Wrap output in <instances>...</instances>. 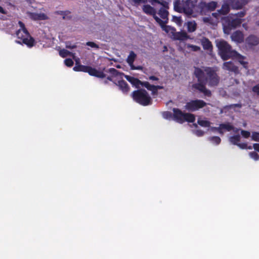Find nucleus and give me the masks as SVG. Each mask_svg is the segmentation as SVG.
Listing matches in <instances>:
<instances>
[{"label":"nucleus","mask_w":259,"mask_h":259,"mask_svg":"<svg viewBox=\"0 0 259 259\" xmlns=\"http://www.w3.org/2000/svg\"><path fill=\"white\" fill-rule=\"evenodd\" d=\"M80 71L87 72L91 76H95L100 78H103L106 77V74L103 71H98L96 68L89 66L84 65Z\"/></svg>","instance_id":"obj_10"},{"label":"nucleus","mask_w":259,"mask_h":259,"mask_svg":"<svg viewBox=\"0 0 259 259\" xmlns=\"http://www.w3.org/2000/svg\"><path fill=\"white\" fill-rule=\"evenodd\" d=\"M256 24L257 26H259V21H257V22H256Z\"/></svg>","instance_id":"obj_64"},{"label":"nucleus","mask_w":259,"mask_h":259,"mask_svg":"<svg viewBox=\"0 0 259 259\" xmlns=\"http://www.w3.org/2000/svg\"><path fill=\"white\" fill-rule=\"evenodd\" d=\"M83 66L81 64H77V62H76V65L73 67V69L75 71H80Z\"/></svg>","instance_id":"obj_47"},{"label":"nucleus","mask_w":259,"mask_h":259,"mask_svg":"<svg viewBox=\"0 0 259 259\" xmlns=\"http://www.w3.org/2000/svg\"><path fill=\"white\" fill-rule=\"evenodd\" d=\"M252 91L259 96V83L253 87Z\"/></svg>","instance_id":"obj_48"},{"label":"nucleus","mask_w":259,"mask_h":259,"mask_svg":"<svg viewBox=\"0 0 259 259\" xmlns=\"http://www.w3.org/2000/svg\"><path fill=\"white\" fill-rule=\"evenodd\" d=\"M133 99L137 103L142 106H148L152 103V100L145 89H139L134 91L132 95Z\"/></svg>","instance_id":"obj_3"},{"label":"nucleus","mask_w":259,"mask_h":259,"mask_svg":"<svg viewBox=\"0 0 259 259\" xmlns=\"http://www.w3.org/2000/svg\"><path fill=\"white\" fill-rule=\"evenodd\" d=\"M241 134L244 138H248L250 136V133L249 131L242 130Z\"/></svg>","instance_id":"obj_45"},{"label":"nucleus","mask_w":259,"mask_h":259,"mask_svg":"<svg viewBox=\"0 0 259 259\" xmlns=\"http://www.w3.org/2000/svg\"><path fill=\"white\" fill-rule=\"evenodd\" d=\"M134 5L137 6L141 4H145L147 2V0H132Z\"/></svg>","instance_id":"obj_46"},{"label":"nucleus","mask_w":259,"mask_h":259,"mask_svg":"<svg viewBox=\"0 0 259 259\" xmlns=\"http://www.w3.org/2000/svg\"><path fill=\"white\" fill-rule=\"evenodd\" d=\"M212 15L214 17H215V18H218L219 16L222 15V14H221L218 12V10L217 12L213 13L212 14Z\"/></svg>","instance_id":"obj_60"},{"label":"nucleus","mask_w":259,"mask_h":259,"mask_svg":"<svg viewBox=\"0 0 259 259\" xmlns=\"http://www.w3.org/2000/svg\"><path fill=\"white\" fill-rule=\"evenodd\" d=\"M59 55L62 58H65L68 56H74V54L72 52L68 51L65 49L60 50L59 51Z\"/></svg>","instance_id":"obj_33"},{"label":"nucleus","mask_w":259,"mask_h":259,"mask_svg":"<svg viewBox=\"0 0 259 259\" xmlns=\"http://www.w3.org/2000/svg\"><path fill=\"white\" fill-rule=\"evenodd\" d=\"M141 85L146 88L148 90L151 91L153 96L157 95L158 89H163L162 86L152 85L148 81H142Z\"/></svg>","instance_id":"obj_11"},{"label":"nucleus","mask_w":259,"mask_h":259,"mask_svg":"<svg viewBox=\"0 0 259 259\" xmlns=\"http://www.w3.org/2000/svg\"><path fill=\"white\" fill-rule=\"evenodd\" d=\"M107 80H108L109 81H113V79H112V76H108L107 77Z\"/></svg>","instance_id":"obj_63"},{"label":"nucleus","mask_w":259,"mask_h":259,"mask_svg":"<svg viewBox=\"0 0 259 259\" xmlns=\"http://www.w3.org/2000/svg\"><path fill=\"white\" fill-rule=\"evenodd\" d=\"M163 117L165 119L173 118V113L169 111H165L162 114Z\"/></svg>","instance_id":"obj_40"},{"label":"nucleus","mask_w":259,"mask_h":259,"mask_svg":"<svg viewBox=\"0 0 259 259\" xmlns=\"http://www.w3.org/2000/svg\"><path fill=\"white\" fill-rule=\"evenodd\" d=\"M246 43L250 46H255L259 44V38L254 35H250L246 39Z\"/></svg>","instance_id":"obj_20"},{"label":"nucleus","mask_w":259,"mask_h":259,"mask_svg":"<svg viewBox=\"0 0 259 259\" xmlns=\"http://www.w3.org/2000/svg\"><path fill=\"white\" fill-rule=\"evenodd\" d=\"M57 14L61 15H68L70 13V12L69 11H57L56 12Z\"/></svg>","instance_id":"obj_55"},{"label":"nucleus","mask_w":259,"mask_h":259,"mask_svg":"<svg viewBox=\"0 0 259 259\" xmlns=\"http://www.w3.org/2000/svg\"><path fill=\"white\" fill-rule=\"evenodd\" d=\"M137 57V55L135 53V52L133 51L130 52V54L128 55L127 59L126 62L128 64V65L131 67L132 69H139L141 67L139 66L136 67L134 66V62Z\"/></svg>","instance_id":"obj_16"},{"label":"nucleus","mask_w":259,"mask_h":259,"mask_svg":"<svg viewBox=\"0 0 259 259\" xmlns=\"http://www.w3.org/2000/svg\"><path fill=\"white\" fill-rule=\"evenodd\" d=\"M251 138L252 141L259 142V133L256 132H252Z\"/></svg>","instance_id":"obj_39"},{"label":"nucleus","mask_w":259,"mask_h":259,"mask_svg":"<svg viewBox=\"0 0 259 259\" xmlns=\"http://www.w3.org/2000/svg\"><path fill=\"white\" fill-rule=\"evenodd\" d=\"M186 48L189 49L190 51L193 52H198L200 51V47L197 46L191 45V44H187L186 45Z\"/></svg>","instance_id":"obj_36"},{"label":"nucleus","mask_w":259,"mask_h":259,"mask_svg":"<svg viewBox=\"0 0 259 259\" xmlns=\"http://www.w3.org/2000/svg\"><path fill=\"white\" fill-rule=\"evenodd\" d=\"M187 26L189 32H193L196 30L197 24L195 21H188L187 23Z\"/></svg>","instance_id":"obj_24"},{"label":"nucleus","mask_w":259,"mask_h":259,"mask_svg":"<svg viewBox=\"0 0 259 259\" xmlns=\"http://www.w3.org/2000/svg\"><path fill=\"white\" fill-rule=\"evenodd\" d=\"M200 42L204 50L207 51H211L212 50V45L208 38L203 37L200 39Z\"/></svg>","instance_id":"obj_18"},{"label":"nucleus","mask_w":259,"mask_h":259,"mask_svg":"<svg viewBox=\"0 0 259 259\" xmlns=\"http://www.w3.org/2000/svg\"><path fill=\"white\" fill-rule=\"evenodd\" d=\"M16 34L18 38L20 39L21 40H23V38H24L26 37L25 34L20 29L17 31Z\"/></svg>","instance_id":"obj_44"},{"label":"nucleus","mask_w":259,"mask_h":259,"mask_svg":"<svg viewBox=\"0 0 259 259\" xmlns=\"http://www.w3.org/2000/svg\"><path fill=\"white\" fill-rule=\"evenodd\" d=\"M64 64L66 66L71 67L73 65L74 62L71 59L67 58L64 60Z\"/></svg>","instance_id":"obj_42"},{"label":"nucleus","mask_w":259,"mask_h":259,"mask_svg":"<svg viewBox=\"0 0 259 259\" xmlns=\"http://www.w3.org/2000/svg\"><path fill=\"white\" fill-rule=\"evenodd\" d=\"M210 130L212 132H218L219 134L223 135L224 134L223 131H221L220 126L219 127H211Z\"/></svg>","instance_id":"obj_50"},{"label":"nucleus","mask_w":259,"mask_h":259,"mask_svg":"<svg viewBox=\"0 0 259 259\" xmlns=\"http://www.w3.org/2000/svg\"><path fill=\"white\" fill-rule=\"evenodd\" d=\"M204 94V95L207 97H210L211 96V92L210 90L207 89L206 88L204 89V90L202 92Z\"/></svg>","instance_id":"obj_53"},{"label":"nucleus","mask_w":259,"mask_h":259,"mask_svg":"<svg viewBox=\"0 0 259 259\" xmlns=\"http://www.w3.org/2000/svg\"><path fill=\"white\" fill-rule=\"evenodd\" d=\"M16 42L19 44H24L26 45L28 47L31 48L35 45V42L34 39L30 36H26L23 38L22 42L20 41H16Z\"/></svg>","instance_id":"obj_17"},{"label":"nucleus","mask_w":259,"mask_h":259,"mask_svg":"<svg viewBox=\"0 0 259 259\" xmlns=\"http://www.w3.org/2000/svg\"><path fill=\"white\" fill-rule=\"evenodd\" d=\"M67 15H63V19H70L71 18V16H67Z\"/></svg>","instance_id":"obj_62"},{"label":"nucleus","mask_w":259,"mask_h":259,"mask_svg":"<svg viewBox=\"0 0 259 259\" xmlns=\"http://www.w3.org/2000/svg\"><path fill=\"white\" fill-rule=\"evenodd\" d=\"M230 107L231 108L232 107H238L241 108L242 107V105L241 104H231Z\"/></svg>","instance_id":"obj_57"},{"label":"nucleus","mask_w":259,"mask_h":259,"mask_svg":"<svg viewBox=\"0 0 259 259\" xmlns=\"http://www.w3.org/2000/svg\"><path fill=\"white\" fill-rule=\"evenodd\" d=\"M242 20L241 19L234 18L230 15L224 17L222 19V24L224 32L229 34L232 29L239 26Z\"/></svg>","instance_id":"obj_4"},{"label":"nucleus","mask_w":259,"mask_h":259,"mask_svg":"<svg viewBox=\"0 0 259 259\" xmlns=\"http://www.w3.org/2000/svg\"><path fill=\"white\" fill-rule=\"evenodd\" d=\"M197 0H175L174 2V9L179 13H184L188 17H196L195 13Z\"/></svg>","instance_id":"obj_1"},{"label":"nucleus","mask_w":259,"mask_h":259,"mask_svg":"<svg viewBox=\"0 0 259 259\" xmlns=\"http://www.w3.org/2000/svg\"><path fill=\"white\" fill-rule=\"evenodd\" d=\"M142 10L145 14L152 16L155 19L156 11L153 7H151L149 5H144L143 6Z\"/></svg>","instance_id":"obj_19"},{"label":"nucleus","mask_w":259,"mask_h":259,"mask_svg":"<svg viewBox=\"0 0 259 259\" xmlns=\"http://www.w3.org/2000/svg\"><path fill=\"white\" fill-rule=\"evenodd\" d=\"M206 105V103L203 100L196 99L187 102L184 108L189 112H194L203 108Z\"/></svg>","instance_id":"obj_9"},{"label":"nucleus","mask_w":259,"mask_h":259,"mask_svg":"<svg viewBox=\"0 0 259 259\" xmlns=\"http://www.w3.org/2000/svg\"><path fill=\"white\" fill-rule=\"evenodd\" d=\"M173 111V119L176 122L183 123L185 113L183 112L180 109L174 108Z\"/></svg>","instance_id":"obj_12"},{"label":"nucleus","mask_w":259,"mask_h":259,"mask_svg":"<svg viewBox=\"0 0 259 259\" xmlns=\"http://www.w3.org/2000/svg\"><path fill=\"white\" fill-rule=\"evenodd\" d=\"M197 123L202 127H208L210 126L211 122L206 120L198 119Z\"/></svg>","instance_id":"obj_32"},{"label":"nucleus","mask_w":259,"mask_h":259,"mask_svg":"<svg viewBox=\"0 0 259 259\" xmlns=\"http://www.w3.org/2000/svg\"><path fill=\"white\" fill-rule=\"evenodd\" d=\"M195 120V116L194 114L190 113H185L183 123L185 121L188 122H193Z\"/></svg>","instance_id":"obj_27"},{"label":"nucleus","mask_w":259,"mask_h":259,"mask_svg":"<svg viewBox=\"0 0 259 259\" xmlns=\"http://www.w3.org/2000/svg\"><path fill=\"white\" fill-rule=\"evenodd\" d=\"M238 147H239L240 149H251L252 146H247V144L245 143H239L237 145Z\"/></svg>","instance_id":"obj_43"},{"label":"nucleus","mask_w":259,"mask_h":259,"mask_svg":"<svg viewBox=\"0 0 259 259\" xmlns=\"http://www.w3.org/2000/svg\"><path fill=\"white\" fill-rule=\"evenodd\" d=\"M113 83L118 87L119 89L124 94L127 95L130 90V88L127 83L124 80H118L117 82L113 81Z\"/></svg>","instance_id":"obj_13"},{"label":"nucleus","mask_w":259,"mask_h":259,"mask_svg":"<svg viewBox=\"0 0 259 259\" xmlns=\"http://www.w3.org/2000/svg\"><path fill=\"white\" fill-rule=\"evenodd\" d=\"M218 3L216 2L211 1L209 3H206L204 1H201L195 6V13L197 15L206 14L209 11H214L217 7Z\"/></svg>","instance_id":"obj_5"},{"label":"nucleus","mask_w":259,"mask_h":259,"mask_svg":"<svg viewBox=\"0 0 259 259\" xmlns=\"http://www.w3.org/2000/svg\"><path fill=\"white\" fill-rule=\"evenodd\" d=\"M253 148V149L256 151L259 152V144L258 143H255L253 144V146L252 148Z\"/></svg>","instance_id":"obj_56"},{"label":"nucleus","mask_w":259,"mask_h":259,"mask_svg":"<svg viewBox=\"0 0 259 259\" xmlns=\"http://www.w3.org/2000/svg\"><path fill=\"white\" fill-rule=\"evenodd\" d=\"M219 54L221 58L225 61L230 58H233L238 55L235 50H233L231 46L225 40H220L217 44Z\"/></svg>","instance_id":"obj_2"},{"label":"nucleus","mask_w":259,"mask_h":259,"mask_svg":"<svg viewBox=\"0 0 259 259\" xmlns=\"http://www.w3.org/2000/svg\"><path fill=\"white\" fill-rule=\"evenodd\" d=\"M230 9L229 4L227 3L224 4L221 9L218 10V12L222 15L227 14L230 12Z\"/></svg>","instance_id":"obj_25"},{"label":"nucleus","mask_w":259,"mask_h":259,"mask_svg":"<svg viewBox=\"0 0 259 259\" xmlns=\"http://www.w3.org/2000/svg\"><path fill=\"white\" fill-rule=\"evenodd\" d=\"M152 4H153V3H156L161 5L162 6V7L161 8H164L166 9H168V8H169L168 3L166 1H162V2H160L159 0H152Z\"/></svg>","instance_id":"obj_35"},{"label":"nucleus","mask_w":259,"mask_h":259,"mask_svg":"<svg viewBox=\"0 0 259 259\" xmlns=\"http://www.w3.org/2000/svg\"><path fill=\"white\" fill-rule=\"evenodd\" d=\"M249 154L250 157L254 160H258L259 159V155L255 151L250 152Z\"/></svg>","instance_id":"obj_41"},{"label":"nucleus","mask_w":259,"mask_h":259,"mask_svg":"<svg viewBox=\"0 0 259 259\" xmlns=\"http://www.w3.org/2000/svg\"><path fill=\"white\" fill-rule=\"evenodd\" d=\"M66 48L69 49H72L76 48V46L75 45H72L70 41H67L66 42Z\"/></svg>","instance_id":"obj_49"},{"label":"nucleus","mask_w":259,"mask_h":259,"mask_svg":"<svg viewBox=\"0 0 259 259\" xmlns=\"http://www.w3.org/2000/svg\"><path fill=\"white\" fill-rule=\"evenodd\" d=\"M194 73L197 78L198 82L194 84L193 87L202 93L206 88L205 84L207 83L205 73L201 69L198 67H195Z\"/></svg>","instance_id":"obj_6"},{"label":"nucleus","mask_w":259,"mask_h":259,"mask_svg":"<svg viewBox=\"0 0 259 259\" xmlns=\"http://www.w3.org/2000/svg\"><path fill=\"white\" fill-rule=\"evenodd\" d=\"M234 58H237L238 59L239 62L243 66V67L246 69L248 68V62L246 61H244V57L238 53V55Z\"/></svg>","instance_id":"obj_31"},{"label":"nucleus","mask_w":259,"mask_h":259,"mask_svg":"<svg viewBox=\"0 0 259 259\" xmlns=\"http://www.w3.org/2000/svg\"><path fill=\"white\" fill-rule=\"evenodd\" d=\"M19 24L21 28L20 29L25 34L26 36H29V33L28 32V30L25 27L24 24L21 21H19Z\"/></svg>","instance_id":"obj_38"},{"label":"nucleus","mask_w":259,"mask_h":259,"mask_svg":"<svg viewBox=\"0 0 259 259\" xmlns=\"http://www.w3.org/2000/svg\"><path fill=\"white\" fill-rule=\"evenodd\" d=\"M87 45L88 46H90L92 48H98L99 47L98 46L95 44V42H92V41H89L87 43Z\"/></svg>","instance_id":"obj_54"},{"label":"nucleus","mask_w":259,"mask_h":259,"mask_svg":"<svg viewBox=\"0 0 259 259\" xmlns=\"http://www.w3.org/2000/svg\"><path fill=\"white\" fill-rule=\"evenodd\" d=\"M0 13L3 14H6V11L3 9V8L0 6Z\"/></svg>","instance_id":"obj_61"},{"label":"nucleus","mask_w":259,"mask_h":259,"mask_svg":"<svg viewBox=\"0 0 259 259\" xmlns=\"http://www.w3.org/2000/svg\"><path fill=\"white\" fill-rule=\"evenodd\" d=\"M149 78L150 80H155V81H157L159 80V78L155 76H153V75H152V76H150L149 77Z\"/></svg>","instance_id":"obj_58"},{"label":"nucleus","mask_w":259,"mask_h":259,"mask_svg":"<svg viewBox=\"0 0 259 259\" xmlns=\"http://www.w3.org/2000/svg\"><path fill=\"white\" fill-rule=\"evenodd\" d=\"M208 140L215 145L220 144L221 142V138L218 136L210 137L208 138Z\"/></svg>","instance_id":"obj_34"},{"label":"nucleus","mask_w":259,"mask_h":259,"mask_svg":"<svg viewBox=\"0 0 259 259\" xmlns=\"http://www.w3.org/2000/svg\"><path fill=\"white\" fill-rule=\"evenodd\" d=\"M174 38L177 40H185L189 38L188 34L185 31H181L176 33Z\"/></svg>","instance_id":"obj_23"},{"label":"nucleus","mask_w":259,"mask_h":259,"mask_svg":"<svg viewBox=\"0 0 259 259\" xmlns=\"http://www.w3.org/2000/svg\"><path fill=\"white\" fill-rule=\"evenodd\" d=\"M194 133L198 137H202L204 134V132L201 130H197Z\"/></svg>","instance_id":"obj_51"},{"label":"nucleus","mask_w":259,"mask_h":259,"mask_svg":"<svg viewBox=\"0 0 259 259\" xmlns=\"http://www.w3.org/2000/svg\"><path fill=\"white\" fill-rule=\"evenodd\" d=\"M241 137L239 135L231 136L229 138V141L234 145H237L240 141Z\"/></svg>","instance_id":"obj_30"},{"label":"nucleus","mask_w":259,"mask_h":259,"mask_svg":"<svg viewBox=\"0 0 259 259\" xmlns=\"http://www.w3.org/2000/svg\"><path fill=\"white\" fill-rule=\"evenodd\" d=\"M210 17H203V21L205 23H209L210 21Z\"/></svg>","instance_id":"obj_59"},{"label":"nucleus","mask_w":259,"mask_h":259,"mask_svg":"<svg viewBox=\"0 0 259 259\" xmlns=\"http://www.w3.org/2000/svg\"><path fill=\"white\" fill-rule=\"evenodd\" d=\"M245 14H246L245 11H240V12L237 13V14H236L235 16L237 17L236 18L241 19V18H242L245 16Z\"/></svg>","instance_id":"obj_52"},{"label":"nucleus","mask_w":259,"mask_h":259,"mask_svg":"<svg viewBox=\"0 0 259 259\" xmlns=\"http://www.w3.org/2000/svg\"><path fill=\"white\" fill-rule=\"evenodd\" d=\"M231 37L232 40L237 43H241L244 41V35L243 33L239 30L234 32L231 35Z\"/></svg>","instance_id":"obj_15"},{"label":"nucleus","mask_w":259,"mask_h":259,"mask_svg":"<svg viewBox=\"0 0 259 259\" xmlns=\"http://www.w3.org/2000/svg\"><path fill=\"white\" fill-rule=\"evenodd\" d=\"M168 12L167 9L164 8H160L158 12V14L159 16L163 19L161 20L156 15L155 16V20L157 22L161 28L164 30L166 32H168V30H167V28L168 26L166 25V24L168 22Z\"/></svg>","instance_id":"obj_8"},{"label":"nucleus","mask_w":259,"mask_h":259,"mask_svg":"<svg viewBox=\"0 0 259 259\" xmlns=\"http://www.w3.org/2000/svg\"><path fill=\"white\" fill-rule=\"evenodd\" d=\"M222 68L224 70L233 72L235 74H238L239 72L238 67L232 61L224 62Z\"/></svg>","instance_id":"obj_14"},{"label":"nucleus","mask_w":259,"mask_h":259,"mask_svg":"<svg viewBox=\"0 0 259 259\" xmlns=\"http://www.w3.org/2000/svg\"><path fill=\"white\" fill-rule=\"evenodd\" d=\"M30 17L34 20H44L48 19V16L44 13H31Z\"/></svg>","instance_id":"obj_21"},{"label":"nucleus","mask_w":259,"mask_h":259,"mask_svg":"<svg viewBox=\"0 0 259 259\" xmlns=\"http://www.w3.org/2000/svg\"><path fill=\"white\" fill-rule=\"evenodd\" d=\"M220 126L221 131H223V130H225L226 131L230 132L233 130L234 128V127L230 123H221L220 124Z\"/></svg>","instance_id":"obj_28"},{"label":"nucleus","mask_w":259,"mask_h":259,"mask_svg":"<svg viewBox=\"0 0 259 259\" xmlns=\"http://www.w3.org/2000/svg\"><path fill=\"white\" fill-rule=\"evenodd\" d=\"M232 7L236 9H240L242 8L244 4L242 0H231Z\"/></svg>","instance_id":"obj_26"},{"label":"nucleus","mask_w":259,"mask_h":259,"mask_svg":"<svg viewBox=\"0 0 259 259\" xmlns=\"http://www.w3.org/2000/svg\"><path fill=\"white\" fill-rule=\"evenodd\" d=\"M106 72L109 73L112 76L115 77L119 76L120 77H122V76L124 75L123 73L119 72L117 70L114 68H109Z\"/></svg>","instance_id":"obj_29"},{"label":"nucleus","mask_w":259,"mask_h":259,"mask_svg":"<svg viewBox=\"0 0 259 259\" xmlns=\"http://www.w3.org/2000/svg\"><path fill=\"white\" fill-rule=\"evenodd\" d=\"M206 73L205 78L210 87L217 86L220 82V77L215 71L210 67H206L204 69Z\"/></svg>","instance_id":"obj_7"},{"label":"nucleus","mask_w":259,"mask_h":259,"mask_svg":"<svg viewBox=\"0 0 259 259\" xmlns=\"http://www.w3.org/2000/svg\"><path fill=\"white\" fill-rule=\"evenodd\" d=\"M172 21L175 22L179 26H181L183 23V20H182L181 17L173 16Z\"/></svg>","instance_id":"obj_37"},{"label":"nucleus","mask_w":259,"mask_h":259,"mask_svg":"<svg viewBox=\"0 0 259 259\" xmlns=\"http://www.w3.org/2000/svg\"><path fill=\"white\" fill-rule=\"evenodd\" d=\"M124 76L127 81L137 88H138L139 85H141L142 81L138 78L127 75H124Z\"/></svg>","instance_id":"obj_22"}]
</instances>
